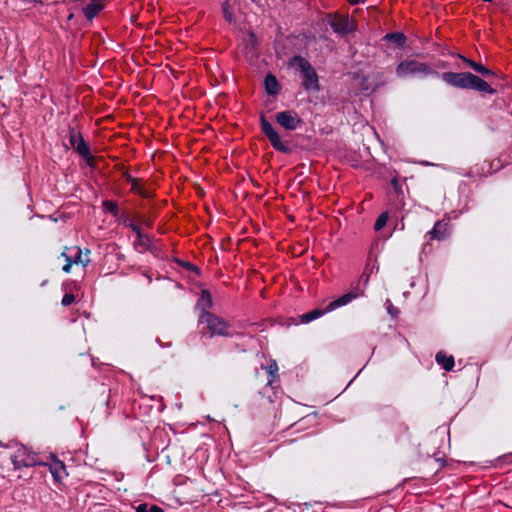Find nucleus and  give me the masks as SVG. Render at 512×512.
I'll return each mask as SVG.
<instances>
[{"mask_svg": "<svg viewBox=\"0 0 512 512\" xmlns=\"http://www.w3.org/2000/svg\"><path fill=\"white\" fill-rule=\"evenodd\" d=\"M291 64L298 68L302 76V86L306 91H319L318 75L312 65L302 56H294Z\"/></svg>", "mask_w": 512, "mask_h": 512, "instance_id": "f03ea898", "label": "nucleus"}, {"mask_svg": "<svg viewBox=\"0 0 512 512\" xmlns=\"http://www.w3.org/2000/svg\"><path fill=\"white\" fill-rule=\"evenodd\" d=\"M63 257H65L66 263L63 266V271L66 273H69L71 270L72 264H78L81 263L83 266H87L89 263V259H82V251L79 247H73V248H65V250L61 254Z\"/></svg>", "mask_w": 512, "mask_h": 512, "instance_id": "9d476101", "label": "nucleus"}, {"mask_svg": "<svg viewBox=\"0 0 512 512\" xmlns=\"http://www.w3.org/2000/svg\"><path fill=\"white\" fill-rule=\"evenodd\" d=\"M32 2L42 3V2H43V0H32Z\"/></svg>", "mask_w": 512, "mask_h": 512, "instance_id": "e433bc0d", "label": "nucleus"}, {"mask_svg": "<svg viewBox=\"0 0 512 512\" xmlns=\"http://www.w3.org/2000/svg\"><path fill=\"white\" fill-rule=\"evenodd\" d=\"M435 360L446 371H450L454 367V357L446 355L443 351H439L436 354Z\"/></svg>", "mask_w": 512, "mask_h": 512, "instance_id": "a211bd4d", "label": "nucleus"}, {"mask_svg": "<svg viewBox=\"0 0 512 512\" xmlns=\"http://www.w3.org/2000/svg\"><path fill=\"white\" fill-rule=\"evenodd\" d=\"M392 184H393L394 186H396V185H397V180H396V179H393V180H392Z\"/></svg>", "mask_w": 512, "mask_h": 512, "instance_id": "c9c22d12", "label": "nucleus"}, {"mask_svg": "<svg viewBox=\"0 0 512 512\" xmlns=\"http://www.w3.org/2000/svg\"><path fill=\"white\" fill-rule=\"evenodd\" d=\"M450 235V225L446 221H437L434 227L427 233L432 240H444Z\"/></svg>", "mask_w": 512, "mask_h": 512, "instance_id": "f8f14e48", "label": "nucleus"}, {"mask_svg": "<svg viewBox=\"0 0 512 512\" xmlns=\"http://www.w3.org/2000/svg\"><path fill=\"white\" fill-rule=\"evenodd\" d=\"M196 306L198 309L202 310V313L208 312L207 309L212 307V297L207 290H203L201 292V296L198 299Z\"/></svg>", "mask_w": 512, "mask_h": 512, "instance_id": "aec40b11", "label": "nucleus"}, {"mask_svg": "<svg viewBox=\"0 0 512 512\" xmlns=\"http://www.w3.org/2000/svg\"><path fill=\"white\" fill-rule=\"evenodd\" d=\"M387 311L388 313L391 315V316H396L398 314V308H396L395 306H393L392 304H390L388 307H387Z\"/></svg>", "mask_w": 512, "mask_h": 512, "instance_id": "7c9ffc66", "label": "nucleus"}, {"mask_svg": "<svg viewBox=\"0 0 512 512\" xmlns=\"http://www.w3.org/2000/svg\"><path fill=\"white\" fill-rule=\"evenodd\" d=\"M123 177L125 180L130 183L131 185L137 181V178L132 177L129 173L125 172L123 174Z\"/></svg>", "mask_w": 512, "mask_h": 512, "instance_id": "2f4dec72", "label": "nucleus"}, {"mask_svg": "<svg viewBox=\"0 0 512 512\" xmlns=\"http://www.w3.org/2000/svg\"><path fill=\"white\" fill-rule=\"evenodd\" d=\"M261 130L270 141L272 147L282 153H290L291 148L284 143L272 124L262 115L260 118Z\"/></svg>", "mask_w": 512, "mask_h": 512, "instance_id": "20e7f679", "label": "nucleus"}, {"mask_svg": "<svg viewBox=\"0 0 512 512\" xmlns=\"http://www.w3.org/2000/svg\"><path fill=\"white\" fill-rule=\"evenodd\" d=\"M388 221V215L387 213H382L381 215H379V217L377 218L375 224H374V229L376 231H380L387 223Z\"/></svg>", "mask_w": 512, "mask_h": 512, "instance_id": "bb28decb", "label": "nucleus"}, {"mask_svg": "<svg viewBox=\"0 0 512 512\" xmlns=\"http://www.w3.org/2000/svg\"><path fill=\"white\" fill-rule=\"evenodd\" d=\"M150 512H164L162 508L157 505H150Z\"/></svg>", "mask_w": 512, "mask_h": 512, "instance_id": "72a5a7b5", "label": "nucleus"}, {"mask_svg": "<svg viewBox=\"0 0 512 512\" xmlns=\"http://www.w3.org/2000/svg\"><path fill=\"white\" fill-rule=\"evenodd\" d=\"M134 245L139 252H145L151 247V238L145 234H139L134 241Z\"/></svg>", "mask_w": 512, "mask_h": 512, "instance_id": "412c9836", "label": "nucleus"}, {"mask_svg": "<svg viewBox=\"0 0 512 512\" xmlns=\"http://www.w3.org/2000/svg\"><path fill=\"white\" fill-rule=\"evenodd\" d=\"M11 460L16 469L20 467H32L38 464L36 455L22 445L19 446L11 456Z\"/></svg>", "mask_w": 512, "mask_h": 512, "instance_id": "0eeeda50", "label": "nucleus"}, {"mask_svg": "<svg viewBox=\"0 0 512 512\" xmlns=\"http://www.w3.org/2000/svg\"><path fill=\"white\" fill-rule=\"evenodd\" d=\"M23 2H32V0H22Z\"/></svg>", "mask_w": 512, "mask_h": 512, "instance_id": "4c0bfd02", "label": "nucleus"}, {"mask_svg": "<svg viewBox=\"0 0 512 512\" xmlns=\"http://www.w3.org/2000/svg\"><path fill=\"white\" fill-rule=\"evenodd\" d=\"M469 89H473L488 94H495L496 92V90L492 88L485 80L481 79L480 77L474 74H472Z\"/></svg>", "mask_w": 512, "mask_h": 512, "instance_id": "4468645a", "label": "nucleus"}, {"mask_svg": "<svg viewBox=\"0 0 512 512\" xmlns=\"http://www.w3.org/2000/svg\"><path fill=\"white\" fill-rule=\"evenodd\" d=\"M131 190L140 195L141 197H144V198H148L151 196V193L150 191H148L147 189H145L141 184H140V180L137 179V181L135 183H133L131 185Z\"/></svg>", "mask_w": 512, "mask_h": 512, "instance_id": "a878e982", "label": "nucleus"}, {"mask_svg": "<svg viewBox=\"0 0 512 512\" xmlns=\"http://www.w3.org/2000/svg\"><path fill=\"white\" fill-rule=\"evenodd\" d=\"M469 89H473L488 94H495L496 92V90L492 88L485 80L481 79L480 77L474 74H472Z\"/></svg>", "mask_w": 512, "mask_h": 512, "instance_id": "ddd939ff", "label": "nucleus"}, {"mask_svg": "<svg viewBox=\"0 0 512 512\" xmlns=\"http://www.w3.org/2000/svg\"><path fill=\"white\" fill-rule=\"evenodd\" d=\"M49 469L56 482L61 481L64 475H67L65 465L60 460H54L50 464Z\"/></svg>", "mask_w": 512, "mask_h": 512, "instance_id": "dca6fc26", "label": "nucleus"}, {"mask_svg": "<svg viewBox=\"0 0 512 512\" xmlns=\"http://www.w3.org/2000/svg\"><path fill=\"white\" fill-rule=\"evenodd\" d=\"M365 0H349V3L351 5H358L360 3H363Z\"/></svg>", "mask_w": 512, "mask_h": 512, "instance_id": "f704fd0d", "label": "nucleus"}, {"mask_svg": "<svg viewBox=\"0 0 512 512\" xmlns=\"http://www.w3.org/2000/svg\"><path fill=\"white\" fill-rule=\"evenodd\" d=\"M275 120L281 127L289 131L296 130L301 124L300 117L292 110L278 112Z\"/></svg>", "mask_w": 512, "mask_h": 512, "instance_id": "1a4fd4ad", "label": "nucleus"}, {"mask_svg": "<svg viewBox=\"0 0 512 512\" xmlns=\"http://www.w3.org/2000/svg\"><path fill=\"white\" fill-rule=\"evenodd\" d=\"M199 323L202 325H206V328L209 331L210 337L213 336H225L229 337L232 334L229 333V323L226 322L223 318L214 315L210 312L201 313L199 317Z\"/></svg>", "mask_w": 512, "mask_h": 512, "instance_id": "7ed1b4c3", "label": "nucleus"}, {"mask_svg": "<svg viewBox=\"0 0 512 512\" xmlns=\"http://www.w3.org/2000/svg\"><path fill=\"white\" fill-rule=\"evenodd\" d=\"M103 209L110 213L114 217H118L120 215V210L118 204L112 200H105L102 203Z\"/></svg>", "mask_w": 512, "mask_h": 512, "instance_id": "393cba45", "label": "nucleus"}, {"mask_svg": "<svg viewBox=\"0 0 512 512\" xmlns=\"http://www.w3.org/2000/svg\"><path fill=\"white\" fill-rule=\"evenodd\" d=\"M223 16L226 21L229 23H232L234 21L233 14L229 11V5L228 3H224L222 6Z\"/></svg>", "mask_w": 512, "mask_h": 512, "instance_id": "cd10ccee", "label": "nucleus"}, {"mask_svg": "<svg viewBox=\"0 0 512 512\" xmlns=\"http://www.w3.org/2000/svg\"><path fill=\"white\" fill-rule=\"evenodd\" d=\"M266 371L269 374V379L267 381V385L273 387L274 382L278 378V365L276 361H271L269 365L266 367Z\"/></svg>", "mask_w": 512, "mask_h": 512, "instance_id": "b1692460", "label": "nucleus"}, {"mask_svg": "<svg viewBox=\"0 0 512 512\" xmlns=\"http://www.w3.org/2000/svg\"><path fill=\"white\" fill-rule=\"evenodd\" d=\"M129 227L132 229V231L136 234V237L139 236V234H142L141 229L138 225L134 223H130Z\"/></svg>", "mask_w": 512, "mask_h": 512, "instance_id": "473e14b6", "label": "nucleus"}, {"mask_svg": "<svg viewBox=\"0 0 512 512\" xmlns=\"http://www.w3.org/2000/svg\"><path fill=\"white\" fill-rule=\"evenodd\" d=\"M265 91L270 96H276L280 93L281 85L275 75L268 73L264 79Z\"/></svg>", "mask_w": 512, "mask_h": 512, "instance_id": "2eb2a0df", "label": "nucleus"}, {"mask_svg": "<svg viewBox=\"0 0 512 512\" xmlns=\"http://www.w3.org/2000/svg\"><path fill=\"white\" fill-rule=\"evenodd\" d=\"M398 78L419 77L426 78L428 76L439 77V73L432 69L427 63L414 59L401 61L395 69Z\"/></svg>", "mask_w": 512, "mask_h": 512, "instance_id": "f257e3e1", "label": "nucleus"}, {"mask_svg": "<svg viewBox=\"0 0 512 512\" xmlns=\"http://www.w3.org/2000/svg\"><path fill=\"white\" fill-rule=\"evenodd\" d=\"M149 508H150V506L146 503L139 504L136 507L135 512H150Z\"/></svg>", "mask_w": 512, "mask_h": 512, "instance_id": "c756f323", "label": "nucleus"}, {"mask_svg": "<svg viewBox=\"0 0 512 512\" xmlns=\"http://www.w3.org/2000/svg\"><path fill=\"white\" fill-rule=\"evenodd\" d=\"M484 2H491L492 0H483Z\"/></svg>", "mask_w": 512, "mask_h": 512, "instance_id": "58836bf2", "label": "nucleus"}, {"mask_svg": "<svg viewBox=\"0 0 512 512\" xmlns=\"http://www.w3.org/2000/svg\"><path fill=\"white\" fill-rule=\"evenodd\" d=\"M74 300H75V297L73 294L66 293L63 296L61 303L63 306H69L74 302Z\"/></svg>", "mask_w": 512, "mask_h": 512, "instance_id": "c85d7f7f", "label": "nucleus"}, {"mask_svg": "<svg viewBox=\"0 0 512 512\" xmlns=\"http://www.w3.org/2000/svg\"><path fill=\"white\" fill-rule=\"evenodd\" d=\"M439 77L448 85L460 88V89H469L470 80L472 78V73L470 72H444L439 74Z\"/></svg>", "mask_w": 512, "mask_h": 512, "instance_id": "423d86ee", "label": "nucleus"}, {"mask_svg": "<svg viewBox=\"0 0 512 512\" xmlns=\"http://www.w3.org/2000/svg\"><path fill=\"white\" fill-rule=\"evenodd\" d=\"M460 58L462 59L463 62H465L469 67H471L475 72L483 75V76H492L494 75V72L490 69H488L487 67H485L484 65H482L481 63H477L473 60H470L464 56H460Z\"/></svg>", "mask_w": 512, "mask_h": 512, "instance_id": "f3484780", "label": "nucleus"}, {"mask_svg": "<svg viewBox=\"0 0 512 512\" xmlns=\"http://www.w3.org/2000/svg\"><path fill=\"white\" fill-rule=\"evenodd\" d=\"M69 142L77 153L86 160L87 164L92 165L93 157L89 146L84 141L82 134L72 126L69 127Z\"/></svg>", "mask_w": 512, "mask_h": 512, "instance_id": "39448f33", "label": "nucleus"}, {"mask_svg": "<svg viewBox=\"0 0 512 512\" xmlns=\"http://www.w3.org/2000/svg\"><path fill=\"white\" fill-rule=\"evenodd\" d=\"M98 0H92L91 3L87 4L83 8V13L88 20H92L97 14L103 9V5L97 2Z\"/></svg>", "mask_w": 512, "mask_h": 512, "instance_id": "6ab92c4d", "label": "nucleus"}, {"mask_svg": "<svg viewBox=\"0 0 512 512\" xmlns=\"http://www.w3.org/2000/svg\"><path fill=\"white\" fill-rule=\"evenodd\" d=\"M384 40L393 42L397 47H403L406 42V37L401 32H393L386 34Z\"/></svg>", "mask_w": 512, "mask_h": 512, "instance_id": "5701e85b", "label": "nucleus"}, {"mask_svg": "<svg viewBox=\"0 0 512 512\" xmlns=\"http://www.w3.org/2000/svg\"><path fill=\"white\" fill-rule=\"evenodd\" d=\"M362 295H363V291L360 290L359 288H356L353 291L345 293L342 296H340L339 298H337L336 300L330 302L329 305L327 306V311H333L336 308L347 305L352 300H354Z\"/></svg>", "mask_w": 512, "mask_h": 512, "instance_id": "9b49d317", "label": "nucleus"}, {"mask_svg": "<svg viewBox=\"0 0 512 512\" xmlns=\"http://www.w3.org/2000/svg\"><path fill=\"white\" fill-rule=\"evenodd\" d=\"M333 31L340 35H347L356 29V25L348 15H335L329 20Z\"/></svg>", "mask_w": 512, "mask_h": 512, "instance_id": "6e6552de", "label": "nucleus"}, {"mask_svg": "<svg viewBox=\"0 0 512 512\" xmlns=\"http://www.w3.org/2000/svg\"><path fill=\"white\" fill-rule=\"evenodd\" d=\"M327 307L325 309H314L312 311H309L303 315H301L300 319L302 323H309L313 320L318 319L319 317L323 316L325 313H327Z\"/></svg>", "mask_w": 512, "mask_h": 512, "instance_id": "4be33fe9", "label": "nucleus"}]
</instances>
